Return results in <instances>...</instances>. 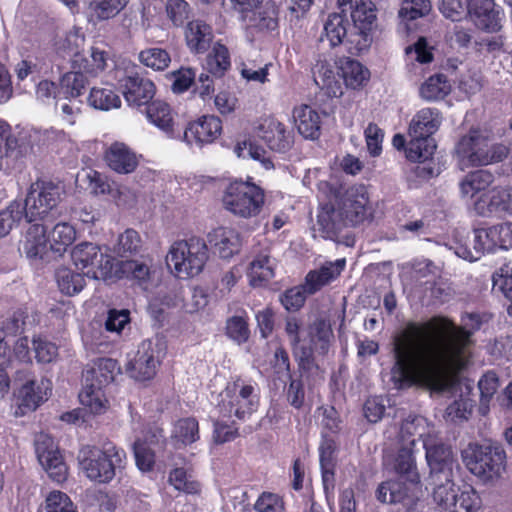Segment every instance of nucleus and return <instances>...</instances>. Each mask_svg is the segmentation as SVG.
Returning a JSON list of instances; mask_svg holds the SVG:
<instances>
[{"label": "nucleus", "instance_id": "64", "mask_svg": "<svg viewBox=\"0 0 512 512\" xmlns=\"http://www.w3.org/2000/svg\"><path fill=\"white\" fill-rule=\"evenodd\" d=\"M430 11L429 0H404L399 10V17L403 21H411L428 15Z\"/></svg>", "mask_w": 512, "mask_h": 512}, {"label": "nucleus", "instance_id": "5", "mask_svg": "<svg viewBox=\"0 0 512 512\" xmlns=\"http://www.w3.org/2000/svg\"><path fill=\"white\" fill-rule=\"evenodd\" d=\"M208 247L199 237L174 241L168 248L165 262L169 272L179 279L199 275L208 260Z\"/></svg>", "mask_w": 512, "mask_h": 512}, {"label": "nucleus", "instance_id": "20", "mask_svg": "<svg viewBox=\"0 0 512 512\" xmlns=\"http://www.w3.org/2000/svg\"><path fill=\"white\" fill-rule=\"evenodd\" d=\"M339 9L346 16L350 14L354 28L364 37L372 31L376 21V8L371 0H338Z\"/></svg>", "mask_w": 512, "mask_h": 512}, {"label": "nucleus", "instance_id": "22", "mask_svg": "<svg viewBox=\"0 0 512 512\" xmlns=\"http://www.w3.org/2000/svg\"><path fill=\"white\" fill-rule=\"evenodd\" d=\"M165 441L163 430L154 429L146 431L138 437L133 445V452L137 468L141 472H151L154 469L155 448L161 446Z\"/></svg>", "mask_w": 512, "mask_h": 512}, {"label": "nucleus", "instance_id": "45", "mask_svg": "<svg viewBox=\"0 0 512 512\" xmlns=\"http://www.w3.org/2000/svg\"><path fill=\"white\" fill-rule=\"evenodd\" d=\"M77 238L74 225L66 221L56 223L48 234L49 248L52 252L63 255Z\"/></svg>", "mask_w": 512, "mask_h": 512}, {"label": "nucleus", "instance_id": "7", "mask_svg": "<svg viewBox=\"0 0 512 512\" xmlns=\"http://www.w3.org/2000/svg\"><path fill=\"white\" fill-rule=\"evenodd\" d=\"M507 154L506 146L490 144L488 139L478 131H470L458 141L455 147V158L461 170L500 162Z\"/></svg>", "mask_w": 512, "mask_h": 512}, {"label": "nucleus", "instance_id": "11", "mask_svg": "<svg viewBox=\"0 0 512 512\" xmlns=\"http://www.w3.org/2000/svg\"><path fill=\"white\" fill-rule=\"evenodd\" d=\"M258 406V396L252 385L237 379L229 382L220 394L217 405L219 417L245 419L254 413Z\"/></svg>", "mask_w": 512, "mask_h": 512}, {"label": "nucleus", "instance_id": "15", "mask_svg": "<svg viewBox=\"0 0 512 512\" xmlns=\"http://www.w3.org/2000/svg\"><path fill=\"white\" fill-rule=\"evenodd\" d=\"M423 448L433 483L440 482L442 477H454L459 470V464L452 448L444 444L438 434L425 440Z\"/></svg>", "mask_w": 512, "mask_h": 512}, {"label": "nucleus", "instance_id": "60", "mask_svg": "<svg viewBox=\"0 0 512 512\" xmlns=\"http://www.w3.org/2000/svg\"><path fill=\"white\" fill-rule=\"evenodd\" d=\"M500 386L499 378L493 371L486 372L478 381L480 391V410L486 414L489 410V403Z\"/></svg>", "mask_w": 512, "mask_h": 512}, {"label": "nucleus", "instance_id": "38", "mask_svg": "<svg viewBox=\"0 0 512 512\" xmlns=\"http://www.w3.org/2000/svg\"><path fill=\"white\" fill-rule=\"evenodd\" d=\"M337 443L333 437L323 435L319 446L320 466L322 472V482L326 494L334 489V454Z\"/></svg>", "mask_w": 512, "mask_h": 512}, {"label": "nucleus", "instance_id": "62", "mask_svg": "<svg viewBox=\"0 0 512 512\" xmlns=\"http://www.w3.org/2000/svg\"><path fill=\"white\" fill-rule=\"evenodd\" d=\"M139 60L146 67L157 71L166 69L171 61L166 50L156 47L141 51Z\"/></svg>", "mask_w": 512, "mask_h": 512}, {"label": "nucleus", "instance_id": "46", "mask_svg": "<svg viewBox=\"0 0 512 512\" xmlns=\"http://www.w3.org/2000/svg\"><path fill=\"white\" fill-rule=\"evenodd\" d=\"M347 27V17L341 10L330 14L324 23L321 41H328L330 47L341 45L347 37Z\"/></svg>", "mask_w": 512, "mask_h": 512}, {"label": "nucleus", "instance_id": "17", "mask_svg": "<svg viewBox=\"0 0 512 512\" xmlns=\"http://www.w3.org/2000/svg\"><path fill=\"white\" fill-rule=\"evenodd\" d=\"M35 453L39 464L53 481L62 483L67 479L68 467L51 436L45 433L36 436Z\"/></svg>", "mask_w": 512, "mask_h": 512}, {"label": "nucleus", "instance_id": "19", "mask_svg": "<svg viewBox=\"0 0 512 512\" xmlns=\"http://www.w3.org/2000/svg\"><path fill=\"white\" fill-rule=\"evenodd\" d=\"M371 206L368 189L364 185L350 187L341 200L339 214L352 225L358 224L370 214Z\"/></svg>", "mask_w": 512, "mask_h": 512}, {"label": "nucleus", "instance_id": "14", "mask_svg": "<svg viewBox=\"0 0 512 512\" xmlns=\"http://www.w3.org/2000/svg\"><path fill=\"white\" fill-rule=\"evenodd\" d=\"M50 380L30 373L19 374L16 379L14 397L21 413L36 410L47 401L51 393Z\"/></svg>", "mask_w": 512, "mask_h": 512}, {"label": "nucleus", "instance_id": "6", "mask_svg": "<svg viewBox=\"0 0 512 512\" xmlns=\"http://www.w3.org/2000/svg\"><path fill=\"white\" fill-rule=\"evenodd\" d=\"M77 460L80 471L90 481L108 483L114 478L115 469L124 465L126 453L114 445L105 449L87 445L80 449Z\"/></svg>", "mask_w": 512, "mask_h": 512}, {"label": "nucleus", "instance_id": "39", "mask_svg": "<svg viewBox=\"0 0 512 512\" xmlns=\"http://www.w3.org/2000/svg\"><path fill=\"white\" fill-rule=\"evenodd\" d=\"M118 363L111 358H100L84 373L85 383L105 388L119 373Z\"/></svg>", "mask_w": 512, "mask_h": 512}, {"label": "nucleus", "instance_id": "18", "mask_svg": "<svg viewBox=\"0 0 512 512\" xmlns=\"http://www.w3.org/2000/svg\"><path fill=\"white\" fill-rule=\"evenodd\" d=\"M475 250L493 253L497 250L512 249V222L505 221L473 231Z\"/></svg>", "mask_w": 512, "mask_h": 512}, {"label": "nucleus", "instance_id": "49", "mask_svg": "<svg viewBox=\"0 0 512 512\" xmlns=\"http://www.w3.org/2000/svg\"><path fill=\"white\" fill-rule=\"evenodd\" d=\"M17 140L11 126L0 119V171L12 168L15 159Z\"/></svg>", "mask_w": 512, "mask_h": 512}, {"label": "nucleus", "instance_id": "36", "mask_svg": "<svg viewBox=\"0 0 512 512\" xmlns=\"http://www.w3.org/2000/svg\"><path fill=\"white\" fill-rule=\"evenodd\" d=\"M495 177L488 170H476L468 173L459 182L461 198L473 202L480 196V193H486V189L494 183Z\"/></svg>", "mask_w": 512, "mask_h": 512}, {"label": "nucleus", "instance_id": "48", "mask_svg": "<svg viewBox=\"0 0 512 512\" xmlns=\"http://www.w3.org/2000/svg\"><path fill=\"white\" fill-rule=\"evenodd\" d=\"M451 92V85L442 74H436L426 79L419 87V96L426 102H436L444 99Z\"/></svg>", "mask_w": 512, "mask_h": 512}, {"label": "nucleus", "instance_id": "61", "mask_svg": "<svg viewBox=\"0 0 512 512\" xmlns=\"http://www.w3.org/2000/svg\"><path fill=\"white\" fill-rule=\"evenodd\" d=\"M45 512H78L71 498L59 490L50 491L44 501Z\"/></svg>", "mask_w": 512, "mask_h": 512}, {"label": "nucleus", "instance_id": "47", "mask_svg": "<svg viewBox=\"0 0 512 512\" xmlns=\"http://www.w3.org/2000/svg\"><path fill=\"white\" fill-rule=\"evenodd\" d=\"M129 0H93L88 8L87 20L96 25L99 21H104L115 17L122 11Z\"/></svg>", "mask_w": 512, "mask_h": 512}, {"label": "nucleus", "instance_id": "50", "mask_svg": "<svg viewBox=\"0 0 512 512\" xmlns=\"http://www.w3.org/2000/svg\"><path fill=\"white\" fill-rule=\"evenodd\" d=\"M433 499L437 505L449 512H457L458 488L456 489L453 477H442L440 482L434 483Z\"/></svg>", "mask_w": 512, "mask_h": 512}, {"label": "nucleus", "instance_id": "34", "mask_svg": "<svg viewBox=\"0 0 512 512\" xmlns=\"http://www.w3.org/2000/svg\"><path fill=\"white\" fill-rule=\"evenodd\" d=\"M148 121L171 139H177L179 133L176 129L173 112L170 106L163 101L156 100L148 104L146 109Z\"/></svg>", "mask_w": 512, "mask_h": 512}, {"label": "nucleus", "instance_id": "42", "mask_svg": "<svg viewBox=\"0 0 512 512\" xmlns=\"http://www.w3.org/2000/svg\"><path fill=\"white\" fill-rule=\"evenodd\" d=\"M79 401L83 409L92 415L104 414L110 406L103 387L85 383L79 393Z\"/></svg>", "mask_w": 512, "mask_h": 512}, {"label": "nucleus", "instance_id": "53", "mask_svg": "<svg viewBox=\"0 0 512 512\" xmlns=\"http://www.w3.org/2000/svg\"><path fill=\"white\" fill-rule=\"evenodd\" d=\"M168 483L178 492L195 495L201 492V484L185 468L177 467L168 474Z\"/></svg>", "mask_w": 512, "mask_h": 512}, {"label": "nucleus", "instance_id": "8", "mask_svg": "<svg viewBox=\"0 0 512 512\" xmlns=\"http://www.w3.org/2000/svg\"><path fill=\"white\" fill-rule=\"evenodd\" d=\"M265 203L262 188L251 181L235 180L225 188L222 204L226 211L242 219L258 216Z\"/></svg>", "mask_w": 512, "mask_h": 512}, {"label": "nucleus", "instance_id": "57", "mask_svg": "<svg viewBox=\"0 0 512 512\" xmlns=\"http://www.w3.org/2000/svg\"><path fill=\"white\" fill-rule=\"evenodd\" d=\"M25 218L21 202L13 201L0 211V239L8 236Z\"/></svg>", "mask_w": 512, "mask_h": 512}, {"label": "nucleus", "instance_id": "56", "mask_svg": "<svg viewBox=\"0 0 512 512\" xmlns=\"http://www.w3.org/2000/svg\"><path fill=\"white\" fill-rule=\"evenodd\" d=\"M229 51L221 43H215L206 58V69L214 76L221 77L230 68Z\"/></svg>", "mask_w": 512, "mask_h": 512}, {"label": "nucleus", "instance_id": "37", "mask_svg": "<svg viewBox=\"0 0 512 512\" xmlns=\"http://www.w3.org/2000/svg\"><path fill=\"white\" fill-rule=\"evenodd\" d=\"M233 9L237 11L243 20L248 21L251 27L259 29H273L276 21L272 17L263 16L258 11L263 0H229Z\"/></svg>", "mask_w": 512, "mask_h": 512}, {"label": "nucleus", "instance_id": "55", "mask_svg": "<svg viewBox=\"0 0 512 512\" xmlns=\"http://www.w3.org/2000/svg\"><path fill=\"white\" fill-rule=\"evenodd\" d=\"M55 277L59 290L68 296L78 294L85 286L84 275L68 267H60Z\"/></svg>", "mask_w": 512, "mask_h": 512}, {"label": "nucleus", "instance_id": "10", "mask_svg": "<svg viewBox=\"0 0 512 512\" xmlns=\"http://www.w3.org/2000/svg\"><path fill=\"white\" fill-rule=\"evenodd\" d=\"M64 188L52 181L37 180L32 183L23 205L27 222L46 221L56 214L63 199Z\"/></svg>", "mask_w": 512, "mask_h": 512}, {"label": "nucleus", "instance_id": "30", "mask_svg": "<svg viewBox=\"0 0 512 512\" xmlns=\"http://www.w3.org/2000/svg\"><path fill=\"white\" fill-rule=\"evenodd\" d=\"M277 268L276 259L268 253L261 252L250 261L246 276L252 287H263L275 277Z\"/></svg>", "mask_w": 512, "mask_h": 512}, {"label": "nucleus", "instance_id": "54", "mask_svg": "<svg viewBox=\"0 0 512 512\" xmlns=\"http://www.w3.org/2000/svg\"><path fill=\"white\" fill-rule=\"evenodd\" d=\"M87 82V75L80 69L64 73L60 78V88L65 99L71 101L81 96Z\"/></svg>", "mask_w": 512, "mask_h": 512}, {"label": "nucleus", "instance_id": "12", "mask_svg": "<svg viewBox=\"0 0 512 512\" xmlns=\"http://www.w3.org/2000/svg\"><path fill=\"white\" fill-rule=\"evenodd\" d=\"M71 261L78 270H86V275L96 280H112L117 275L114 259L91 242H81L70 253Z\"/></svg>", "mask_w": 512, "mask_h": 512}, {"label": "nucleus", "instance_id": "43", "mask_svg": "<svg viewBox=\"0 0 512 512\" xmlns=\"http://www.w3.org/2000/svg\"><path fill=\"white\" fill-rule=\"evenodd\" d=\"M213 38L209 25L201 20H193L185 29V40L188 48L194 53H203L209 47Z\"/></svg>", "mask_w": 512, "mask_h": 512}, {"label": "nucleus", "instance_id": "51", "mask_svg": "<svg viewBox=\"0 0 512 512\" xmlns=\"http://www.w3.org/2000/svg\"><path fill=\"white\" fill-rule=\"evenodd\" d=\"M84 45L85 34L82 28L73 27L63 39L56 43V51L61 57H69L71 61L81 56Z\"/></svg>", "mask_w": 512, "mask_h": 512}, {"label": "nucleus", "instance_id": "13", "mask_svg": "<svg viewBox=\"0 0 512 512\" xmlns=\"http://www.w3.org/2000/svg\"><path fill=\"white\" fill-rule=\"evenodd\" d=\"M165 355L166 344L162 340H144L134 358L126 364V372L139 382L151 380Z\"/></svg>", "mask_w": 512, "mask_h": 512}, {"label": "nucleus", "instance_id": "40", "mask_svg": "<svg viewBox=\"0 0 512 512\" xmlns=\"http://www.w3.org/2000/svg\"><path fill=\"white\" fill-rule=\"evenodd\" d=\"M87 105L98 111H111L121 107V98L109 84L93 86L86 98Z\"/></svg>", "mask_w": 512, "mask_h": 512}, {"label": "nucleus", "instance_id": "31", "mask_svg": "<svg viewBox=\"0 0 512 512\" xmlns=\"http://www.w3.org/2000/svg\"><path fill=\"white\" fill-rule=\"evenodd\" d=\"M292 121L299 134L306 139H316L320 135L321 117L310 105L300 104L292 110Z\"/></svg>", "mask_w": 512, "mask_h": 512}, {"label": "nucleus", "instance_id": "52", "mask_svg": "<svg viewBox=\"0 0 512 512\" xmlns=\"http://www.w3.org/2000/svg\"><path fill=\"white\" fill-rule=\"evenodd\" d=\"M436 147L432 137L409 136L405 149L406 158L412 162H424L433 156Z\"/></svg>", "mask_w": 512, "mask_h": 512}, {"label": "nucleus", "instance_id": "29", "mask_svg": "<svg viewBox=\"0 0 512 512\" xmlns=\"http://www.w3.org/2000/svg\"><path fill=\"white\" fill-rule=\"evenodd\" d=\"M443 114L435 107H423L412 117L408 136L432 137L441 127Z\"/></svg>", "mask_w": 512, "mask_h": 512}, {"label": "nucleus", "instance_id": "59", "mask_svg": "<svg viewBox=\"0 0 512 512\" xmlns=\"http://www.w3.org/2000/svg\"><path fill=\"white\" fill-rule=\"evenodd\" d=\"M234 152L240 158H251L259 161L265 169L273 167L272 162L266 156V151L263 147L257 145L252 139L248 138L236 144Z\"/></svg>", "mask_w": 512, "mask_h": 512}, {"label": "nucleus", "instance_id": "35", "mask_svg": "<svg viewBox=\"0 0 512 512\" xmlns=\"http://www.w3.org/2000/svg\"><path fill=\"white\" fill-rule=\"evenodd\" d=\"M155 91V85L151 80L140 77H127L123 84V95L130 106L150 104Z\"/></svg>", "mask_w": 512, "mask_h": 512}, {"label": "nucleus", "instance_id": "63", "mask_svg": "<svg viewBox=\"0 0 512 512\" xmlns=\"http://www.w3.org/2000/svg\"><path fill=\"white\" fill-rule=\"evenodd\" d=\"M142 246L139 233L133 229H127L118 237L114 246V252L119 256L137 253Z\"/></svg>", "mask_w": 512, "mask_h": 512}, {"label": "nucleus", "instance_id": "32", "mask_svg": "<svg viewBox=\"0 0 512 512\" xmlns=\"http://www.w3.org/2000/svg\"><path fill=\"white\" fill-rule=\"evenodd\" d=\"M346 260L344 258L326 262L320 268L310 271L305 278L304 288L306 293L314 294L323 286L335 280L344 270Z\"/></svg>", "mask_w": 512, "mask_h": 512}, {"label": "nucleus", "instance_id": "4", "mask_svg": "<svg viewBox=\"0 0 512 512\" xmlns=\"http://www.w3.org/2000/svg\"><path fill=\"white\" fill-rule=\"evenodd\" d=\"M285 332L295 358L303 366L309 365L316 354L324 355L333 339L331 325L324 319H318L304 329L299 319L290 317L286 320Z\"/></svg>", "mask_w": 512, "mask_h": 512}, {"label": "nucleus", "instance_id": "41", "mask_svg": "<svg viewBox=\"0 0 512 512\" xmlns=\"http://www.w3.org/2000/svg\"><path fill=\"white\" fill-rule=\"evenodd\" d=\"M109 54L99 47H91L88 57L82 55L71 60L72 69H80L87 76L96 77L103 73L108 65Z\"/></svg>", "mask_w": 512, "mask_h": 512}, {"label": "nucleus", "instance_id": "58", "mask_svg": "<svg viewBox=\"0 0 512 512\" xmlns=\"http://www.w3.org/2000/svg\"><path fill=\"white\" fill-rule=\"evenodd\" d=\"M114 268L117 270V275L114 276L113 279L126 277L136 280L139 283H143L150 275L149 267L143 262H139L137 260H127L120 263L114 262Z\"/></svg>", "mask_w": 512, "mask_h": 512}, {"label": "nucleus", "instance_id": "16", "mask_svg": "<svg viewBox=\"0 0 512 512\" xmlns=\"http://www.w3.org/2000/svg\"><path fill=\"white\" fill-rule=\"evenodd\" d=\"M222 121L215 115H202L188 122L182 134L177 139L181 140L190 149H202L215 143L222 135Z\"/></svg>", "mask_w": 512, "mask_h": 512}, {"label": "nucleus", "instance_id": "28", "mask_svg": "<svg viewBox=\"0 0 512 512\" xmlns=\"http://www.w3.org/2000/svg\"><path fill=\"white\" fill-rule=\"evenodd\" d=\"M49 248L46 227L43 224H31L20 240V250L30 260H40L45 257Z\"/></svg>", "mask_w": 512, "mask_h": 512}, {"label": "nucleus", "instance_id": "33", "mask_svg": "<svg viewBox=\"0 0 512 512\" xmlns=\"http://www.w3.org/2000/svg\"><path fill=\"white\" fill-rule=\"evenodd\" d=\"M346 260L344 258L326 262L320 268L310 271L305 278L304 288L306 293L314 294L323 286L335 280L344 270Z\"/></svg>", "mask_w": 512, "mask_h": 512}, {"label": "nucleus", "instance_id": "3", "mask_svg": "<svg viewBox=\"0 0 512 512\" xmlns=\"http://www.w3.org/2000/svg\"><path fill=\"white\" fill-rule=\"evenodd\" d=\"M395 471L410 483L411 487L402 491L401 483L386 481L379 485L376 491L377 499L382 503H402L408 512H418L425 490L420 483V475L417 471L413 448L403 446L394 463Z\"/></svg>", "mask_w": 512, "mask_h": 512}, {"label": "nucleus", "instance_id": "26", "mask_svg": "<svg viewBox=\"0 0 512 512\" xmlns=\"http://www.w3.org/2000/svg\"><path fill=\"white\" fill-rule=\"evenodd\" d=\"M208 241L214 252L222 259L232 258L242 247V237L232 227L220 226L213 229L208 234Z\"/></svg>", "mask_w": 512, "mask_h": 512}, {"label": "nucleus", "instance_id": "1", "mask_svg": "<svg viewBox=\"0 0 512 512\" xmlns=\"http://www.w3.org/2000/svg\"><path fill=\"white\" fill-rule=\"evenodd\" d=\"M470 344V332L447 318L409 323L394 338L392 381L398 388L423 385L434 392L460 393V398L447 407L446 417L464 420L472 405L463 394L457 372L469 360Z\"/></svg>", "mask_w": 512, "mask_h": 512}, {"label": "nucleus", "instance_id": "27", "mask_svg": "<svg viewBox=\"0 0 512 512\" xmlns=\"http://www.w3.org/2000/svg\"><path fill=\"white\" fill-rule=\"evenodd\" d=\"M435 427L422 416H409L401 424L399 438L402 446L413 448L417 440L422 441L434 438L437 435Z\"/></svg>", "mask_w": 512, "mask_h": 512}, {"label": "nucleus", "instance_id": "23", "mask_svg": "<svg viewBox=\"0 0 512 512\" xmlns=\"http://www.w3.org/2000/svg\"><path fill=\"white\" fill-rule=\"evenodd\" d=\"M468 16L480 29L497 32L502 27L504 13L492 0H470Z\"/></svg>", "mask_w": 512, "mask_h": 512}, {"label": "nucleus", "instance_id": "9", "mask_svg": "<svg viewBox=\"0 0 512 512\" xmlns=\"http://www.w3.org/2000/svg\"><path fill=\"white\" fill-rule=\"evenodd\" d=\"M461 458L468 471L483 482L497 479L504 469V451L491 444L471 442L462 449Z\"/></svg>", "mask_w": 512, "mask_h": 512}, {"label": "nucleus", "instance_id": "44", "mask_svg": "<svg viewBox=\"0 0 512 512\" xmlns=\"http://www.w3.org/2000/svg\"><path fill=\"white\" fill-rule=\"evenodd\" d=\"M199 438V424L195 418H181L173 424L170 439L176 448L189 446Z\"/></svg>", "mask_w": 512, "mask_h": 512}, {"label": "nucleus", "instance_id": "24", "mask_svg": "<svg viewBox=\"0 0 512 512\" xmlns=\"http://www.w3.org/2000/svg\"><path fill=\"white\" fill-rule=\"evenodd\" d=\"M472 205L475 213L482 217L510 216V204L504 186H495L482 193Z\"/></svg>", "mask_w": 512, "mask_h": 512}, {"label": "nucleus", "instance_id": "25", "mask_svg": "<svg viewBox=\"0 0 512 512\" xmlns=\"http://www.w3.org/2000/svg\"><path fill=\"white\" fill-rule=\"evenodd\" d=\"M140 155H137L123 142L112 143L104 153L107 166L117 174H131L139 165Z\"/></svg>", "mask_w": 512, "mask_h": 512}, {"label": "nucleus", "instance_id": "2", "mask_svg": "<svg viewBox=\"0 0 512 512\" xmlns=\"http://www.w3.org/2000/svg\"><path fill=\"white\" fill-rule=\"evenodd\" d=\"M318 88L329 98H340L344 89L359 91L370 81V70L360 61L342 56L335 60L319 58L312 69Z\"/></svg>", "mask_w": 512, "mask_h": 512}, {"label": "nucleus", "instance_id": "21", "mask_svg": "<svg viewBox=\"0 0 512 512\" xmlns=\"http://www.w3.org/2000/svg\"><path fill=\"white\" fill-rule=\"evenodd\" d=\"M256 136L277 152H285L293 144V136L286 125L275 117L261 119L255 127Z\"/></svg>", "mask_w": 512, "mask_h": 512}]
</instances>
